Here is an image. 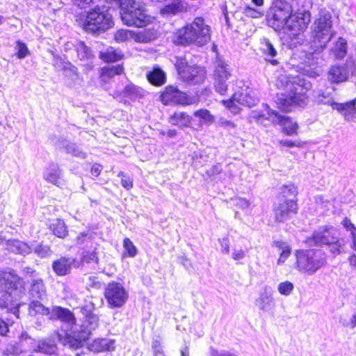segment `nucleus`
<instances>
[{"instance_id":"obj_34","label":"nucleus","mask_w":356,"mask_h":356,"mask_svg":"<svg viewBox=\"0 0 356 356\" xmlns=\"http://www.w3.org/2000/svg\"><path fill=\"white\" fill-rule=\"evenodd\" d=\"M36 350L42 353L51 355L56 353V346L51 340L40 341Z\"/></svg>"},{"instance_id":"obj_3","label":"nucleus","mask_w":356,"mask_h":356,"mask_svg":"<svg viewBox=\"0 0 356 356\" xmlns=\"http://www.w3.org/2000/svg\"><path fill=\"white\" fill-rule=\"evenodd\" d=\"M211 27L202 17H196L177 31L174 41L179 44L202 47L211 40Z\"/></svg>"},{"instance_id":"obj_1","label":"nucleus","mask_w":356,"mask_h":356,"mask_svg":"<svg viewBox=\"0 0 356 356\" xmlns=\"http://www.w3.org/2000/svg\"><path fill=\"white\" fill-rule=\"evenodd\" d=\"M304 0H274L267 13V22L276 31L293 35L304 32L311 20L310 13L300 10Z\"/></svg>"},{"instance_id":"obj_19","label":"nucleus","mask_w":356,"mask_h":356,"mask_svg":"<svg viewBox=\"0 0 356 356\" xmlns=\"http://www.w3.org/2000/svg\"><path fill=\"white\" fill-rule=\"evenodd\" d=\"M353 72V65L331 66L327 72V79L331 83H339L346 81L350 74Z\"/></svg>"},{"instance_id":"obj_10","label":"nucleus","mask_w":356,"mask_h":356,"mask_svg":"<svg viewBox=\"0 0 356 356\" xmlns=\"http://www.w3.org/2000/svg\"><path fill=\"white\" fill-rule=\"evenodd\" d=\"M19 277L13 272L0 273V307L6 308L16 299Z\"/></svg>"},{"instance_id":"obj_20","label":"nucleus","mask_w":356,"mask_h":356,"mask_svg":"<svg viewBox=\"0 0 356 356\" xmlns=\"http://www.w3.org/2000/svg\"><path fill=\"white\" fill-rule=\"evenodd\" d=\"M257 307L263 312H268L274 305L273 291L270 286H265L259 296L255 300Z\"/></svg>"},{"instance_id":"obj_58","label":"nucleus","mask_w":356,"mask_h":356,"mask_svg":"<svg viewBox=\"0 0 356 356\" xmlns=\"http://www.w3.org/2000/svg\"><path fill=\"white\" fill-rule=\"evenodd\" d=\"M102 170V165H100L99 164H97L96 163V164H94L92 166L91 170H90V172H91L92 176L97 177L101 173Z\"/></svg>"},{"instance_id":"obj_43","label":"nucleus","mask_w":356,"mask_h":356,"mask_svg":"<svg viewBox=\"0 0 356 356\" xmlns=\"http://www.w3.org/2000/svg\"><path fill=\"white\" fill-rule=\"evenodd\" d=\"M124 94L129 98H136L142 95V90L134 84H128L124 87Z\"/></svg>"},{"instance_id":"obj_24","label":"nucleus","mask_w":356,"mask_h":356,"mask_svg":"<svg viewBox=\"0 0 356 356\" xmlns=\"http://www.w3.org/2000/svg\"><path fill=\"white\" fill-rule=\"evenodd\" d=\"M276 120L273 121V124H278L283 127V131L286 135H293L296 134L298 124L293 122L291 118L284 115H280L276 113Z\"/></svg>"},{"instance_id":"obj_53","label":"nucleus","mask_w":356,"mask_h":356,"mask_svg":"<svg viewBox=\"0 0 356 356\" xmlns=\"http://www.w3.org/2000/svg\"><path fill=\"white\" fill-rule=\"evenodd\" d=\"M218 124L220 127H224L229 131H234L236 129V125L234 122L229 121L225 118H220Z\"/></svg>"},{"instance_id":"obj_29","label":"nucleus","mask_w":356,"mask_h":356,"mask_svg":"<svg viewBox=\"0 0 356 356\" xmlns=\"http://www.w3.org/2000/svg\"><path fill=\"white\" fill-rule=\"evenodd\" d=\"M6 244L9 250L17 254H28L32 251L30 245L19 240H8Z\"/></svg>"},{"instance_id":"obj_48","label":"nucleus","mask_w":356,"mask_h":356,"mask_svg":"<svg viewBox=\"0 0 356 356\" xmlns=\"http://www.w3.org/2000/svg\"><path fill=\"white\" fill-rule=\"evenodd\" d=\"M331 92H323L319 93L318 102L323 104H330L332 106V103H335L331 96Z\"/></svg>"},{"instance_id":"obj_35","label":"nucleus","mask_w":356,"mask_h":356,"mask_svg":"<svg viewBox=\"0 0 356 356\" xmlns=\"http://www.w3.org/2000/svg\"><path fill=\"white\" fill-rule=\"evenodd\" d=\"M264 53L268 56L267 60L270 62L273 65H277V61L274 59L277 55V51L268 40H265L263 47Z\"/></svg>"},{"instance_id":"obj_23","label":"nucleus","mask_w":356,"mask_h":356,"mask_svg":"<svg viewBox=\"0 0 356 356\" xmlns=\"http://www.w3.org/2000/svg\"><path fill=\"white\" fill-rule=\"evenodd\" d=\"M356 98L344 104L332 103V108L341 113L346 120H353L356 115Z\"/></svg>"},{"instance_id":"obj_56","label":"nucleus","mask_w":356,"mask_h":356,"mask_svg":"<svg viewBox=\"0 0 356 356\" xmlns=\"http://www.w3.org/2000/svg\"><path fill=\"white\" fill-rule=\"evenodd\" d=\"M280 143L282 146H286V147H301L302 146V143L300 142H293L289 140H280Z\"/></svg>"},{"instance_id":"obj_55","label":"nucleus","mask_w":356,"mask_h":356,"mask_svg":"<svg viewBox=\"0 0 356 356\" xmlns=\"http://www.w3.org/2000/svg\"><path fill=\"white\" fill-rule=\"evenodd\" d=\"M221 251L223 253L227 254L229 252V245L227 238H222L220 240Z\"/></svg>"},{"instance_id":"obj_62","label":"nucleus","mask_w":356,"mask_h":356,"mask_svg":"<svg viewBox=\"0 0 356 356\" xmlns=\"http://www.w3.org/2000/svg\"><path fill=\"white\" fill-rule=\"evenodd\" d=\"M212 356H236L234 354H232L227 351L223 350L221 352H218L216 350L213 351Z\"/></svg>"},{"instance_id":"obj_6","label":"nucleus","mask_w":356,"mask_h":356,"mask_svg":"<svg viewBox=\"0 0 356 356\" xmlns=\"http://www.w3.org/2000/svg\"><path fill=\"white\" fill-rule=\"evenodd\" d=\"M121 19L127 26L143 27L151 22L152 18L140 2L127 0L121 3Z\"/></svg>"},{"instance_id":"obj_63","label":"nucleus","mask_w":356,"mask_h":356,"mask_svg":"<svg viewBox=\"0 0 356 356\" xmlns=\"http://www.w3.org/2000/svg\"><path fill=\"white\" fill-rule=\"evenodd\" d=\"M236 204L243 209L248 207L250 205L248 201L242 198H240L237 200Z\"/></svg>"},{"instance_id":"obj_59","label":"nucleus","mask_w":356,"mask_h":356,"mask_svg":"<svg viewBox=\"0 0 356 356\" xmlns=\"http://www.w3.org/2000/svg\"><path fill=\"white\" fill-rule=\"evenodd\" d=\"M95 0H74V3L81 8H86L87 6L90 5V3H93Z\"/></svg>"},{"instance_id":"obj_33","label":"nucleus","mask_w":356,"mask_h":356,"mask_svg":"<svg viewBox=\"0 0 356 356\" xmlns=\"http://www.w3.org/2000/svg\"><path fill=\"white\" fill-rule=\"evenodd\" d=\"M123 67L120 65L104 67L102 72V79L104 81H107L115 75H120L123 73Z\"/></svg>"},{"instance_id":"obj_39","label":"nucleus","mask_w":356,"mask_h":356,"mask_svg":"<svg viewBox=\"0 0 356 356\" xmlns=\"http://www.w3.org/2000/svg\"><path fill=\"white\" fill-rule=\"evenodd\" d=\"M298 194L297 188L293 185H286L282 188V195L280 200H296V197Z\"/></svg>"},{"instance_id":"obj_45","label":"nucleus","mask_w":356,"mask_h":356,"mask_svg":"<svg viewBox=\"0 0 356 356\" xmlns=\"http://www.w3.org/2000/svg\"><path fill=\"white\" fill-rule=\"evenodd\" d=\"M294 289L293 284L289 281L280 282L277 286L278 292L283 296H289Z\"/></svg>"},{"instance_id":"obj_12","label":"nucleus","mask_w":356,"mask_h":356,"mask_svg":"<svg viewBox=\"0 0 356 356\" xmlns=\"http://www.w3.org/2000/svg\"><path fill=\"white\" fill-rule=\"evenodd\" d=\"M175 65L179 74L184 81L191 84H197L202 82L205 78V71L203 68L189 66L183 58L177 59Z\"/></svg>"},{"instance_id":"obj_18","label":"nucleus","mask_w":356,"mask_h":356,"mask_svg":"<svg viewBox=\"0 0 356 356\" xmlns=\"http://www.w3.org/2000/svg\"><path fill=\"white\" fill-rule=\"evenodd\" d=\"M312 239L318 245L334 244L338 242V232L332 227L319 229L314 232Z\"/></svg>"},{"instance_id":"obj_9","label":"nucleus","mask_w":356,"mask_h":356,"mask_svg":"<svg viewBox=\"0 0 356 356\" xmlns=\"http://www.w3.org/2000/svg\"><path fill=\"white\" fill-rule=\"evenodd\" d=\"M29 314L31 316L42 314L48 316L49 319L60 320L63 323L73 324L74 314L68 309L60 306L51 308L44 307L40 301L32 300L29 304Z\"/></svg>"},{"instance_id":"obj_4","label":"nucleus","mask_w":356,"mask_h":356,"mask_svg":"<svg viewBox=\"0 0 356 356\" xmlns=\"http://www.w3.org/2000/svg\"><path fill=\"white\" fill-rule=\"evenodd\" d=\"M285 88L289 93L288 95L277 94L275 99L280 109L289 111L293 105L302 106L307 104L306 91L311 88L310 83L305 79L294 78L293 81L286 83Z\"/></svg>"},{"instance_id":"obj_16","label":"nucleus","mask_w":356,"mask_h":356,"mask_svg":"<svg viewBox=\"0 0 356 356\" xmlns=\"http://www.w3.org/2000/svg\"><path fill=\"white\" fill-rule=\"evenodd\" d=\"M229 65L224 61L219 60L214 71V86L216 90L220 95H225L227 91V81L232 74Z\"/></svg>"},{"instance_id":"obj_57","label":"nucleus","mask_w":356,"mask_h":356,"mask_svg":"<svg viewBox=\"0 0 356 356\" xmlns=\"http://www.w3.org/2000/svg\"><path fill=\"white\" fill-rule=\"evenodd\" d=\"M245 252L243 250H234L232 254V258L234 260H239L243 259L245 257Z\"/></svg>"},{"instance_id":"obj_41","label":"nucleus","mask_w":356,"mask_h":356,"mask_svg":"<svg viewBox=\"0 0 356 356\" xmlns=\"http://www.w3.org/2000/svg\"><path fill=\"white\" fill-rule=\"evenodd\" d=\"M15 50L19 59H23L30 55V51L26 44L19 40L15 41Z\"/></svg>"},{"instance_id":"obj_52","label":"nucleus","mask_w":356,"mask_h":356,"mask_svg":"<svg viewBox=\"0 0 356 356\" xmlns=\"http://www.w3.org/2000/svg\"><path fill=\"white\" fill-rule=\"evenodd\" d=\"M243 13L247 17H250L252 18H257L261 16V12H259L257 9L251 8L249 6H247L244 8Z\"/></svg>"},{"instance_id":"obj_42","label":"nucleus","mask_w":356,"mask_h":356,"mask_svg":"<svg viewBox=\"0 0 356 356\" xmlns=\"http://www.w3.org/2000/svg\"><path fill=\"white\" fill-rule=\"evenodd\" d=\"M63 147L67 153L71 154L73 156L81 159H84L86 157V154L83 152L81 148L75 143H66V145H64Z\"/></svg>"},{"instance_id":"obj_13","label":"nucleus","mask_w":356,"mask_h":356,"mask_svg":"<svg viewBox=\"0 0 356 356\" xmlns=\"http://www.w3.org/2000/svg\"><path fill=\"white\" fill-rule=\"evenodd\" d=\"M258 102L259 99L254 92L245 90L234 93L231 99L223 100L222 103L231 112L236 113L240 110L239 105L252 107L257 104Z\"/></svg>"},{"instance_id":"obj_54","label":"nucleus","mask_w":356,"mask_h":356,"mask_svg":"<svg viewBox=\"0 0 356 356\" xmlns=\"http://www.w3.org/2000/svg\"><path fill=\"white\" fill-rule=\"evenodd\" d=\"M341 223L347 230L350 231L351 235L353 234L354 231H356V227L350 220L345 218Z\"/></svg>"},{"instance_id":"obj_25","label":"nucleus","mask_w":356,"mask_h":356,"mask_svg":"<svg viewBox=\"0 0 356 356\" xmlns=\"http://www.w3.org/2000/svg\"><path fill=\"white\" fill-rule=\"evenodd\" d=\"M29 293L35 299L43 300L46 297V287L41 278L38 277L32 280Z\"/></svg>"},{"instance_id":"obj_37","label":"nucleus","mask_w":356,"mask_h":356,"mask_svg":"<svg viewBox=\"0 0 356 356\" xmlns=\"http://www.w3.org/2000/svg\"><path fill=\"white\" fill-rule=\"evenodd\" d=\"M275 245L281 251L280 257L277 260V264H282L291 254V248L286 243L282 241L276 242Z\"/></svg>"},{"instance_id":"obj_17","label":"nucleus","mask_w":356,"mask_h":356,"mask_svg":"<svg viewBox=\"0 0 356 356\" xmlns=\"http://www.w3.org/2000/svg\"><path fill=\"white\" fill-rule=\"evenodd\" d=\"M115 41L118 42L134 40L137 42H147L154 38V35L150 30L145 29L142 31L134 32L130 30L120 29L114 35Z\"/></svg>"},{"instance_id":"obj_40","label":"nucleus","mask_w":356,"mask_h":356,"mask_svg":"<svg viewBox=\"0 0 356 356\" xmlns=\"http://www.w3.org/2000/svg\"><path fill=\"white\" fill-rule=\"evenodd\" d=\"M194 115L199 118L200 124L212 123L215 120L213 115L207 109H200L194 112Z\"/></svg>"},{"instance_id":"obj_14","label":"nucleus","mask_w":356,"mask_h":356,"mask_svg":"<svg viewBox=\"0 0 356 356\" xmlns=\"http://www.w3.org/2000/svg\"><path fill=\"white\" fill-rule=\"evenodd\" d=\"M104 295L112 308L122 307L128 298V293L122 285L118 282L109 283L106 288Z\"/></svg>"},{"instance_id":"obj_8","label":"nucleus","mask_w":356,"mask_h":356,"mask_svg":"<svg viewBox=\"0 0 356 356\" xmlns=\"http://www.w3.org/2000/svg\"><path fill=\"white\" fill-rule=\"evenodd\" d=\"M112 24V17L107 8L97 6L88 12L83 28L86 32L96 33L110 29Z\"/></svg>"},{"instance_id":"obj_7","label":"nucleus","mask_w":356,"mask_h":356,"mask_svg":"<svg viewBox=\"0 0 356 356\" xmlns=\"http://www.w3.org/2000/svg\"><path fill=\"white\" fill-rule=\"evenodd\" d=\"M331 15L321 10L312 26V38L316 47L323 49L334 35Z\"/></svg>"},{"instance_id":"obj_30","label":"nucleus","mask_w":356,"mask_h":356,"mask_svg":"<svg viewBox=\"0 0 356 356\" xmlns=\"http://www.w3.org/2000/svg\"><path fill=\"white\" fill-rule=\"evenodd\" d=\"M99 57L105 62H115L122 58L123 54L120 49L110 47L99 54Z\"/></svg>"},{"instance_id":"obj_47","label":"nucleus","mask_w":356,"mask_h":356,"mask_svg":"<svg viewBox=\"0 0 356 356\" xmlns=\"http://www.w3.org/2000/svg\"><path fill=\"white\" fill-rule=\"evenodd\" d=\"M118 176L121 178V184L127 190H130L133 187V179L124 172L120 171Z\"/></svg>"},{"instance_id":"obj_5","label":"nucleus","mask_w":356,"mask_h":356,"mask_svg":"<svg viewBox=\"0 0 356 356\" xmlns=\"http://www.w3.org/2000/svg\"><path fill=\"white\" fill-rule=\"evenodd\" d=\"M295 256L296 268L307 275H314L326 263L325 254L320 249L298 250Z\"/></svg>"},{"instance_id":"obj_46","label":"nucleus","mask_w":356,"mask_h":356,"mask_svg":"<svg viewBox=\"0 0 356 356\" xmlns=\"http://www.w3.org/2000/svg\"><path fill=\"white\" fill-rule=\"evenodd\" d=\"M123 247L129 257H134L137 254V248L129 238H125L124 239Z\"/></svg>"},{"instance_id":"obj_61","label":"nucleus","mask_w":356,"mask_h":356,"mask_svg":"<svg viewBox=\"0 0 356 356\" xmlns=\"http://www.w3.org/2000/svg\"><path fill=\"white\" fill-rule=\"evenodd\" d=\"M8 332V325L1 319H0V334L1 336H5Z\"/></svg>"},{"instance_id":"obj_28","label":"nucleus","mask_w":356,"mask_h":356,"mask_svg":"<svg viewBox=\"0 0 356 356\" xmlns=\"http://www.w3.org/2000/svg\"><path fill=\"white\" fill-rule=\"evenodd\" d=\"M192 117L185 112H175L170 115L169 122L175 126L179 127H188L191 122Z\"/></svg>"},{"instance_id":"obj_60","label":"nucleus","mask_w":356,"mask_h":356,"mask_svg":"<svg viewBox=\"0 0 356 356\" xmlns=\"http://www.w3.org/2000/svg\"><path fill=\"white\" fill-rule=\"evenodd\" d=\"M23 271L25 275H26L27 276L32 277L33 279H34L35 277H38L35 270H34L31 268H29V267L24 268Z\"/></svg>"},{"instance_id":"obj_49","label":"nucleus","mask_w":356,"mask_h":356,"mask_svg":"<svg viewBox=\"0 0 356 356\" xmlns=\"http://www.w3.org/2000/svg\"><path fill=\"white\" fill-rule=\"evenodd\" d=\"M35 252L41 257H46L51 254V250L47 245H38L35 248Z\"/></svg>"},{"instance_id":"obj_50","label":"nucleus","mask_w":356,"mask_h":356,"mask_svg":"<svg viewBox=\"0 0 356 356\" xmlns=\"http://www.w3.org/2000/svg\"><path fill=\"white\" fill-rule=\"evenodd\" d=\"M97 256L95 251H86L83 253V261L87 263L97 262Z\"/></svg>"},{"instance_id":"obj_26","label":"nucleus","mask_w":356,"mask_h":356,"mask_svg":"<svg viewBox=\"0 0 356 356\" xmlns=\"http://www.w3.org/2000/svg\"><path fill=\"white\" fill-rule=\"evenodd\" d=\"M61 170L58 165L52 163L47 167L44 172V179L56 186L62 184V179L60 177Z\"/></svg>"},{"instance_id":"obj_2","label":"nucleus","mask_w":356,"mask_h":356,"mask_svg":"<svg viewBox=\"0 0 356 356\" xmlns=\"http://www.w3.org/2000/svg\"><path fill=\"white\" fill-rule=\"evenodd\" d=\"M93 309L94 305L92 302L86 303L81 308L84 318L81 325L76 324L74 316L72 325L62 324L61 333L58 334V336L64 346L77 349L83 341L88 339L92 330H95L99 323V318L93 313Z\"/></svg>"},{"instance_id":"obj_21","label":"nucleus","mask_w":356,"mask_h":356,"mask_svg":"<svg viewBox=\"0 0 356 356\" xmlns=\"http://www.w3.org/2000/svg\"><path fill=\"white\" fill-rule=\"evenodd\" d=\"M261 110H253L249 114V120L250 122H257L259 123H264L265 120H269L272 123L276 118V113L270 109L267 104L262 106Z\"/></svg>"},{"instance_id":"obj_36","label":"nucleus","mask_w":356,"mask_h":356,"mask_svg":"<svg viewBox=\"0 0 356 356\" xmlns=\"http://www.w3.org/2000/svg\"><path fill=\"white\" fill-rule=\"evenodd\" d=\"M337 58H343L347 53V42L345 39L339 38L333 49Z\"/></svg>"},{"instance_id":"obj_11","label":"nucleus","mask_w":356,"mask_h":356,"mask_svg":"<svg viewBox=\"0 0 356 356\" xmlns=\"http://www.w3.org/2000/svg\"><path fill=\"white\" fill-rule=\"evenodd\" d=\"M161 101L164 104L191 105L199 101L197 95L188 96L177 87L168 86L161 95Z\"/></svg>"},{"instance_id":"obj_27","label":"nucleus","mask_w":356,"mask_h":356,"mask_svg":"<svg viewBox=\"0 0 356 356\" xmlns=\"http://www.w3.org/2000/svg\"><path fill=\"white\" fill-rule=\"evenodd\" d=\"M90 349L94 352L111 351L115 349V340L98 339L93 341Z\"/></svg>"},{"instance_id":"obj_51","label":"nucleus","mask_w":356,"mask_h":356,"mask_svg":"<svg viewBox=\"0 0 356 356\" xmlns=\"http://www.w3.org/2000/svg\"><path fill=\"white\" fill-rule=\"evenodd\" d=\"M92 238V234L89 232L87 233H80L76 238V243L78 245H83L84 243H88L90 242Z\"/></svg>"},{"instance_id":"obj_38","label":"nucleus","mask_w":356,"mask_h":356,"mask_svg":"<svg viewBox=\"0 0 356 356\" xmlns=\"http://www.w3.org/2000/svg\"><path fill=\"white\" fill-rule=\"evenodd\" d=\"M75 49L77 52V56L81 60H87L92 56L90 49L83 42H77L75 44Z\"/></svg>"},{"instance_id":"obj_22","label":"nucleus","mask_w":356,"mask_h":356,"mask_svg":"<svg viewBox=\"0 0 356 356\" xmlns=\"http://www.w3.org/2000/svg\"><path fill=\"white\" fill-rule=\"evenodd\" d=\"M75 259L72 257H62L55 260L52 264L54 272L58 276H64L69 274Z\"/></svg>"},{"instance_id":"obj_32","label":"nucleus","mask_w":356,"mask_h":356,"mask_svg":"<svg viewBox=\"0 0 356 356\" xmlns=\"http://www.w3.org/2000/svg\"><path fill=\"white\" fill-rule=\"evenodd\" d=\"M50 229L54 234L59 238H64L67 234V227L63 220L56 219L50 225Z\"/></svg>"},{"instance_id":"obj_15","label":"nucleus","mask_w":356,"mask_h":356,"mask_svg":"<svg viewBox=\"0 0 356 356\" xmlns=\"http://www.w3.org/2000/svg\"><path fill=\"white\" fill-rule=\"evenodd\" d=\"M273 210L275 221L283 222L297 213L296 200H280L278 203L275 204Z\"/></svg>"},{"instance_id":"obj_64","label":"nucleus","mask_w":356,"mask_h":356,"mask_svg":"<svg viewBox=\"0 0 356 356\" xmlns=\"http://www.w3.org/2000/svg\"><path fill=\"white\" fill-rule=\"evenodd\" d=\"M332 245L330 250L333 254H339L340 252L341 245L338 244V242H336L334 244H330Z\"/></svg>"},{"instance_id":"obj_44","label":"nucleus","mask_w":356,"mask_h":356,"mask_svg":"<svg viewBox=\"0 0 356 356\" xmlns=\"http://www.w3.org/2000/svg\"><path fill=\"white\" fill-rule=\"evenodd\" d=\"M181 8L179 3H172L162 8L161 12L163 15H176L181 10Z\"/></svg>"},{"instance_id":"obj_31","label":"nucleus","mask_w":356,"mask_h":356,"mask_svg":"<svg viewBox=\"0 0 356 356\" xmlns=\"http://www.w3.org/2000/svg\"><path fill=\"white\" fill-rule=\"evenodd\" d=\"M148 81L153 85L161 86L165 83V74L159 68H154L147 75Z\"/></svg>"}]
</instances>
